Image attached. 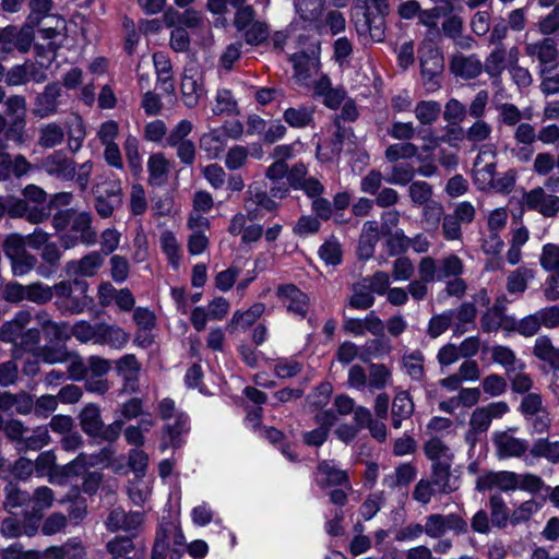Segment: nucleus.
<instances>
[{"instance_id": "f257e3e1", "label": "nucleus", "mask_w": 559, "mask_h": 559, "mask_svg": "<svg viewBox=\"0 0 559 559\" xmlns=\"http://www.w3.org/2000/svg\"><path fill=\"white\" fill-rule=\"evenodd\" d=\"M352 9V21L359 36H370L373 41L384 39L385 20L390 12L389 0H367Z\"/></svg>"}, {"instance_id": "f03ea898", "label": "nucleus", "mask_w": 559, "mask_h": 559, "mask_svg": "<svg viewBox=\"0 0 559 559\" xmlns=\"http://www.w3.org/2000/svg\"><path fill=\"white\" fill-rule=\"evenodd\" d=\"M53 306L61 316H76L95 307L94 297L82 298L71 287V283L60 281L55 284Z\"/></svg>"}, {"instance_id": "7ed1b4c3", "label": "nucleus", "mask_w": 559, "mask_h": 559, "mask_svg": "<svg viewBox=\"0 0 559 559\" xmlns=\"http://www.w3.org/2000/svg\"><path fill=\"white\" fill-rule=\"evenodd\" d=\"M423 84L428 93L441 87V74L444 68L443 57L438 48L429 45L419 49Z\"/></svg>"}, {"instance_id": "20e7f679", "label": "nucleus", "mask_w": 559, "mask_h": 559, "mask_svg": "<svg viewBox=\"0 0 559 559\" xmlns=\"http://www.w3.org/2000/svg\"><path fill=\"white\" fill-rule=\"evenodd\" d=\"M242 131L243 128L240 121H236L230 128L223 124L219 128L212 129L200 138V148L205 152L209 159L219 158L225 151L228 139H237L242 134Z\"/></svg>"}, {"instance_id": "39448f33", "label": "nucleus", "mask_w": 559, "mask_h": 559, "mask_svg": "<svg viewBox=\"0 0 559 559\" xmlns=\"http://www.w3.org/2000/svg\"><path fill=\"white\" fill-rule=\"evenodd\" d=\"M423 530L428 537L437 539L443 537L449 531L455 535H464L468 532V524L456 513H433L425 518Z\"/></svg>"}, {"instance_id": "423d86ee", "label": "nucleus", "mask_w": 559, "mask_h": 559, "mask_svg": "<svg viewBox=\"0 0 559 559\" xmlns=\"http://www.w3.org/2000/svg\"><path fill=\"white\" fill-rule=\"evenodd\" d=\"M491 441L500 460L522 457L530 449L528 441L515 437L512 428L492 432Z\"/></svg>"}, {"instance_id": "0eeeda50", "label": "nucleus", "mask_w": 559, "mask_h": 559, "mask_svg": "<svg viewBox=\"0 0 559 559\" xmlns=\"http://www.w3.org/2000/svg\"><path fill=\"white\" fill-rule=\"evenodd\" d=\"M247 400L255 404L253 409L247 411V420L252 421V429L262 438L267 439L271 443H278L284 439L282 431L274 427H260L259 419L262 415L261 405L266 402V394L255 388L247 386Z\"/></svg>"}, {"instance_id": "6e6552de", "label": "nucleus", "mask_w": 559, "mask_h": 559, "mask_svg": "<svg viewBox=\"0 0 559 559\" xmlns=\"http://www.w3.org/2000/svg\"><path fill=\"white\" fill-rule=\"evenodd\" d=\"M496 146L493 144H484L474 162L475 182L479 189L488 188L492 182L496 171Z\"/></svg>"}, {"instance_id": "1a4fd4ad", "label": "nucleus", "mask_w": 559, "mask_h": 559, "mask_svg": "<svg viewBox=\"0 0 559 559\" xmlns=\"http://www.w3.org/2000/svg\"><path fill=\"white\" fill-rule=\"evenodd\" d=\"M523 200L528 210L536 211L545 217H554L559 212V197L546 193L544 188L532 189L525 193Z\"/></svg>"}, {"instance_id": "9d476101", "label": "nucleus", "mask_w": 559, "mask_h": 559, "mask_svg": "<svg viewBox=\"0 0 559 559\" xmlns=\"http://www.w3.org/2000/svg\"><path fill=\"white\" fill-rule=\"evenodd\" d=\"M277 297L289 313L305 318L309 309V297L294 284L277 287Z\"/></svg>"}, {"instance_id": "9b49d317", "label": "nucleus", "mask_w": 559, "mask_h": 559, "mask_svg": "<svg viewBox=\"0 0 559 559\" xmlns=\"http://www.w3.org/2000/svg\"><path fill=\"white\" fill-rule=\"evenodd\" d=\"M508 411V404L502 401L477 407L471 415L468 427L484 433L489 429L493 418L502 417Z\"/></svg>"}, {"instance_id": "f8f14e48", "label": "nucleus", "mask_w": 559, "mask_h": 559, "mask_svg": "<svg viewBox=\"0 0 559 559\" xmlns=\"http://www.w3.org/2000/svg\"><path fill=\"white\" fill-rule=\"evenodd\" d=\"M61 94L62 90L59 82L48 83L35 98L34 115L38 118H47L57 114Z\"/></svg>"}, {"instance_id": "ddd939ff", "label": "nucleus", "mask_w": 559, "mask_h": 559, "mask_svg": "<svg viewBox=\"0 0 559 559\" xmlns=\"http://www.w3.org/2000/svg\"><path fill=\"white\" fill-rule=\"evenodd\" d=\"M104 259L98 251H91L79 260H70L66 263L63 272L68 277H93L103 265Z\"/></svg>"}, {"instance_id": "4468645a", "label": "nucleus", "mask_w": 559, "mask_h": 559, "mask_svg": "<svg viewBox=\"0 0 559 559\" xmlns=\"http://www.w3.org/2000/svg\"><path fill=\"white\" fill-rule=\"evenodd\" d=\"M294 64L295 76L302 85H310L312 76L319 72V58L312 50L310 53L307 51L295 52L290 57Z\"/></svg>"}, {"instance_id": "2eb2a0df", "label": "nucleus", "mask_w": 559, "mask_h": 559, "mask_svg": "<svg viewBox=\"0 0 559 559\" xmlns=\"http://www.w3.org/2000/svg\"><path fill=\"white\" fill-rule=\"evenodd\" d=\"M519 475L513 472H488L480 475L476 480V489L478 491L490 490L499 488L503 491H509L518 488Z\"/></svg>"}, {"instance_id": "dca6fc26", "label": "nucleus", "mask_w": 559, "mask_h": 559, "mask_svg": "<svg viewBox=\"0 0 559 559\" xmlns=\"http://www.w3.org/2000/svg\"><path fill=\"white\" fill-rule=\"evenodd\" d=\"M45 170L62 180H73L76 175V164L67 157L62 151H56L47 156L43 163Z\"/></svg>"}, {"instance_id": "f3484780", "label": "nucleus", "mask_w": 559, "mask_h": 559, "mask_svg": "<svg viewBox=\"0 0 559 559\" xmlns=\"http://www.w3.org/2000/svg\"><path fill=\"white\" fill-rule=\"evenodd\" d=\"M450 70L464 80L476 79L483 72V62L477 55L454 53L450 58Z\"/></svg>"}, {"instance_id": "a211bd4d", "label": "nucleus", "mask_w": 559, "mask_h": 559, "mask_svg": "<svg viewBox=\"0 0 559 559\" xmlns=\"http://www.w3.org/2000/svg\"><path fill=\"white\" fill-rule=\"evenodd\" d=\"M317 484L322 489L333 486L350 488L347 473L338 468L333 461L320 462L317 467Z\"/></svg>"}, {"instance_id": "6ab92c4d", "label": "nucleus", "mask_w": 559, "mask_h": 559, "mask_svg": "<svg viewBox=\"0 0 559 559\" xmlns=\"http://www.w3.org/2000/svg\"><path fill=\"white\" fill-rule=\"evenodd\" d=\"M439 495H449L460 487L459 477L451 474V464L432 463L429 478Z\"/></svg>"}, {"instance_id": "aec40b11", "label": "nucleus", "mask_w": 559, "mask_h": 559, "mask_svg": "<svg viewBox=\"0 0 559 559\" xmlns=\"http://www.w3.org/2000/svg\"><path fill=\"white\" fill-rule=\"evenodd\" d=\"M270 181V195L266 193V191L258 190L257 187H254L253 189L252 187H250L249 191V193L253 198V202L266 211H273L276 207V202L272 198H285L289 193L290 188L289 183L283 181V179Z\"/></svg>"}, {"instance_id": "412c9836", "label": "nucleus", "mask_w": 559, "mask_h": 559, "mask_svg": "<svg viewBox=\"0 0 559 559\" xmlns=\"http://www.w3.org/2000/svg\"><path fill=\"white\" fill-rule=\"evenodd\" d=\"M142 523V515L139 512L126 513L121 508L112 509L105 522L107 531L117 533L120 530L126 532L136 531Z\"/></svg>"}, {"instance_id": "4be33fe9", "label": "nucleus", "mask_w": 559, "mask_h": 559, "mask_svg": "<svg viewBox=\"0 0 559 559\" xmlns=\"http://www.w3.org/2000/svg\"><path fill=\"white\" fill-rule=\"evenodd\" d=\"M130 340V334L116 324L97 322L96 344L123 348Z\"/></svg>"}, {"instance_id": "5701e85b", "label": "nucleus", "mask_w": 559, "mask_h": 559, "mask_svg": "<svg viewBox=\"0 0 559 559\" xmlns=\"http://www.w3.org/2000/svg\"><path fill=\"white\" fill-rule=\"evenodd\" d=\"M45 559H86L87 552L78 537L69 538L59 546H49L44 550Z\"/></svg>"}, {"instance_id": "b1692460", "label": "nucleus", "mask_w": 559, "mask_h": 559, "mask_svg": "<svg viewBox=\"0 0 559 559\" xmlns=\"http://www.w3.org/2000/svg\"><path fill=\"white\" fill-rule=\"evenodd\" d=\"M87 467V455L86 453L81 452L69 463L55 467V472L50 473V481L56 484H64L70 478L83 475Z\"/></svg>"}, {"instance_id": "393cba45", "label": "nucleus", "mask_w": 559, "mask_h": 559, "mask_svg": "<svg viewBox=\"0 0 559 559\" xmlns=\"http://www.w3.org/2000/svg\"><path fill=\"white\" fill-rule=\"evenodd\" d=\"M82 431L96 439L100 428H103V418L100 406L96 403L86 404L78 415Z\"/></svg>"}, {"instance_id": "a878e982", "label": "nucleus", "mask_w": 559, "mask_h": 559, "mask_svg": "<svg viewBox=\"0 0 559 559\" xmlns=\"http://www.w3.org/2000/svg\"><path fill=\"white\" fill-rule=\"evenodd\" d=\"M188 430L189 416L183 412L177 413L175 416V423L164 427V432L168 436L169 440L166 441L163 437L159 445L160 451L164 452L168 448H173L175 450L179 449L182 445L181 435Z\"/></svg>"}, {"instance_id": "bb28decb", "label": "nucleus", "mask_w": 559, "mask_h": 559, "mask_svg": "<svg viewBox=\"0 0 559 559\" xmlns=\"http://www.w3.org/2000/svg\"><path fill=\"white\" fill-rule=\"evenodd\" d=\"M524 51L526 56L536 58L542 64L552 63L558 57L556 41L551 37H545L535 43H526Z\"/></svg>"}, {"instance_id": "cd10ccee", "label": "nucleus", "mask_w": 559, "mask_h": 559, "mask_svg": "<svg viewBox=\"0 0 559 559\" xmlns=\"http://www.w3.org/2000/svg\"><path fill=\"white\" fill-rule=\"evenodd\" d=\"M414 409V402L407 391L396 393L392 403V427L400 429L403 420L411 418Z\"/></svg>"}, {"instance_id": "c85d7f7f", "label": "nucleus", "mask_w": 559, "mask_h": 559, "mask_svg": "<svg viewBox=\"0 0 559 559\" xmlns=\"http://www.w3.org/2000/svg\"><path fill=\"white\" fill-rule=\"evenodd\" d=\"M270 38V28L266 23L255 20L254 10L247 5V44L261 45Z\"/></svg>"}, {"instance_id": "c756f323", "label": "nucleus", "mask_w": 559, "mask_h": 559, "mask_svg": "<svg viewBox=\"0 0 559 559\" xmlns=\"http://www.w3.org/2000/svg\"><path fill=\"white\" fill-rule=\"evenodd\" d=\"M284 121L292 128L302 129L313 124L314 107L298 106L289 107L283 114Z\"/></svg>"}, {"instance_id": "7c9ffc66", "label": "nucleus", "mask_w": 559, "mask_h": 559, "mask_svg": "<svg viewBox=\"0 0 559 559\" xmlns=\"http://www.w3.org/2000/svg\"><path fill=\"white\" fill-rule=\"evenodd\" d=\"M507 49L504 46H496L487 56L483 70L493 80V84L501 82V74L506 69Z\"/></svg>"}, {"instance_id": "2f4dec72", "label": "nucleus", "mask_w": 559, "mask_h": 559, "mask_svg": "<svg viewBox=\"0 0 559 559\" xmlns=\"http://www.w3.org/2000/svg\"><path fill=\"white\" fill-rule=\"evenodd\" d=\"M41 332L48 344L66 345L67 341L71 338L70 325L68 323H57L50 319L41 323Z\"/></svg>"}, {"instance_id": "473e14b6", "label": "nucleus", "mask_w": 559, "mask_h": 559, "mask_svg": "<svg viewBox=\"0 0 559 559\" xmlns=\"http://www.w3.org/2000/svg\"><path fill=\"white\" fill-rule=\"evenodd\" d=\"M180 90L182 102L188 108L195 107L204 92L202 84L193 75H189L187 70L182 74Z\"/></svg>"}, {"instance_id": "72a5a7b5", "label": "nucleus", "mask_w": 559, "mask_h": 559, "mask_svg": "<svg viewBox=\"0 0 559 559\" xmlns=\"http://www.w3.org/2000/svg\"><path fill=\"white\" fill-rule=\"evenodd\" d=\"M492 126L485 120H475L465 129L466 141L471 143L472 151H478L486 141L491 139Z\"/></svg>"}, {"instance_id": "f704fd0d", "label": "nucleus", "mask_w": 559, "mask_h": 559, "mask_svg": "<svg viewBox=\"0 0 559 559\" xmlns=\"http://www.w3.org/2000/svg\"><path fill=\"white\" fill-rule=\"evenodd\" d=\"M424 452L432 463L451 464L453 460L451 449L438 437H432L425 442Z\"/></svg>"}, {"instance_id": "c9c22d12", "label": "nucleus", "mask_w": 559, "mask_h": 559, "mask_svg": "<svg viewBox=\"0 0 559 559\" xmlns=\"http://www.w3.org/2000/svg\"><path fill=\"white\" fill-rule=\"evenodd\" d=\"M533 355L539 360L548 362L550 367H559V348L555 347L546 335L536 338Z\"/></svg>"}, {"instance_id": "e433bc0d", "label": "nucleus", "mask_w": 559, "mask_h": 559, "mask_svg": "<svg viewBox=\"0 0 559 559\" xmlns=\"http://www.w3.org/2000/svg\"><path fill=\"white\" fill-rule=\"evenodd\" d=\"M539 263L545 271L554 273L550 277H552L554 283L559 284V245H544L539 255Z\"/></svg>"}, {"instance_id": "4c0bfd02", "label": "nucleus", "mask_w": 559, "mask_h": 559, "mask_svg": "<svg viewBox=\"0 0 559 559\" xmlns=\"http://www.w3.org/2000/svg\"><path fill=\"white\" fill-rule=\"evenodd\" d=\"M376 298L370 289L361 281L352 285V295L348 299V306L355 310H367L374 305Z\"/></svg>"}, {"instance_id": "58836bf2", "label": "nucleus", "mask_w": 559, "mask_h": 559, "mask_svg": "<svg viewBox=\"0 0 559 559\" xmlns=\"http://www.w3.org/2000/svg\"><path fill=\"white\" fill-rule=\"evenodd\" d=\"M407 194L414 206L421 207L435 201L433 188L430 183L424 180H415L407 188Z\"/></svg>"}, {"instance_id": "ea45409f", "label": "nucleus", "mask_w": 559, "mask_h": 559, "mask_svg": "<svg viewBox=\"0 0 559 559\" xmlns=\"http://www.w3.org/2000/svg\"><path fill=\"white\" fill-rule=\"evenodd\" d=\"M416 175V168L413 164L404 162V163H395L392 166L390 173L384 178V180L390 185L396 186H408L414 180Z\"/></svg>"}, {"instance_id": "a19ab883", "label": "nucleus", "mask_w": 559, "mask_h": 559, "mask_svg": "<svg viewBox=\"0 0 559 559\" xmlns=\"http://www.w3.org/2000/svg\"><path fill=\"white\" fill-rule=\"evenodd\" d=\"M464 272V263L456 254H449L438 260V281H448L461 276Z\"/></svg>"}, {"instance_id": "79ce46f5", "label": "nucleus", "mask_w": 559, "mask_h": 559, "mask_svg": "<svg viewBox=\"0 0 559 559\" xmlns=\"http://www.w3.org/2000/svg\"><path fill=\"white\" fill-rule=\"evenodd\" d=\"M530 453L534 457H544L552 464L559 463V441H549L547 438L537 439Z\"/></svg>"}, {"instance_id": "37998d69", "label": "nucleus", "mask_w": 559, "mask_h": 559, "mask_svg": "<svg viewBox=\"0 0 559 559\" xmlns=\"http://www.w3.org/2000/svg\"><path fill=\"white\" fill-rule=\"evenodd\" d=\"M414 114L423 126H431L439 119L441 105L436 100H420L416 104Z\"/></svg>"}, {"instance_id": "c03bdc74", "label": "nucleus", "mask_w": 559, "mask_h": 559, "mask_svg": "<svg viewBox=\"0 0 559 559\" xmlns=\"http://www.w3.org/2000/svg\"><path fill=\"white\" fill-rule=\"evenodd\" d=\"M534 271L526 266H520L507 277V290L510 294H523L527 288V282L534 278Z\"/></svg>"}, {"instance_id": "a18cd8bd", "label": "nucleus", "mask_w": 559, "mask_h": 559, "mask_svg": "<svg viewBox=\"0 0 559 559\" xmlns=\"http://www.w3.org/2000/svg\"><path fill=\"white\" fill-rule=\"evenodd\" d=\"M123 147L131 175L133 178L139 179L143 171L142 157L139 152V140L133 135H129L124 141Z\"/></svg>"}, {"instance_id": "49530a36", "label": "nucleus", "mask_w": 559, "mask_h": 559, "mask_svg": "<svg viewBox=\"0 0 559 559\" xmlns=\"http://www.w3.org/2000/svg\"><path fill=\"white\" fill-rule=\"evenodd\" d=\"M392 381L391 370L384 364H371L367 379L370 390H383Z\"/></svg>"}, {"instance_id": "de8ad7c7", "label": "nucleus", "mask_w": 559, "mask_h": 559, "mask_svg": "<svg viewBox=\"0 0 559 559\" xmlns=\"http://www.w3.org/2000/svg\"><path fill=\"white\" fill-rule=\"evenodd\" d=\"M325 0H295L296 12L307 22H318L322 16Z\"/></svg>"}, {"instance_id": "09e8293b", "label": "nucleus", "mask_w": 559, "mask_h": 559, "mask_svg": "<svg viewBox=\"0 0 559 559\" xmlns=\"http://www.w3.org/2000/svg\"><path fill=\"white\" fill-rule=\"evenodd\" d=\"M160 248L162 251L166 254L168 263L173 266L174 270H178L181 259L180 247L173 231L165 230L162 233Z\"/></svg>"}, {"instance_id": "8fccbe9b", "label": "nucleus", "mask_w": 559, "mask_h": 559, "mask_svg": "<svg viewBox=\"0 0 559 559\" xmlns=\"http://www.w3.org/2000/svg\"><path fill=\"white\" fill-rule=\"evenodd\" d=\"M489 509L491 524L498 528L507 526L508 521H511L509 509L500 495H492L489 498Z\"/></svg>"}, {"instance_id": "3c124183", "label": "nucleus", "mask_w": 559, "mask_h": 559, "mask_svg": "<svg viewBox=\"0 0 559 559\" xmlns=\"http://www.w3.org/2000/svg\"><path fill=\"white\" fill-rule=\"evenodd\" d=\"M425 357L420 350H413L402 357L405 372L415 381H421L425 377Z\"/></svg>"}, {"instance_id": "603ef678", "label": "nucleus", "mask_w": 559, "mask_h": 559, "mask_svg": "<svg viewBox=\"0 0 559 559\" xmlns=\"http://www.w3.org/2000/svg\"><path fill=\"white\" fill-rule=\"evenodd\" d=\"M36 356L39 357L45 364L55 365L61 364L69 359L70 352L66 345L46 344L36 349Z\"/></svg>"}, {"instance_id": "864d4df0", "label": "nucleus", "mask_w": 559, "mask_h": 559, "mask_svg": "<svg viewBox=\"0 0 559 559\" xmlns=\"http://www.w3.org/2000/svg\"><path fill=\"white\" fill-rule=\"evenodd\" d=\"M55 297V285L49 286L41 282H34L26 285V300L37 305H45Z\"/></svg>"}, {"instance_id": "5fc2aeb1", "label": "nucleus", "mask_w": 559, "mask_h": 559, "mask_svg": "<svg viewBox=\"0 0 559 559\" xmlns=\"http://www.w3.org/2000/svg\"><path fill=\"white\" fill-rule=\"evenodd\" d=\"M136 536V533L131 535H116L106 544L107 551L111 555V557H121L122 555H129L132 551H135V545L133 538Z\"/></svg>"}, {"instance_id": "6e6d98bb", "label": "nucleus", "mask_w": 559, "mask_h": 559, "mask_svg": "<svg viewBox=\"0 0 559 559\" xmlns=\"http://www.w3.org/2000/svg\"><path fill=\"white\" fill-rule=\"evenodd\" d=\"M418 146L412 142H401L386 147L384 156L388 162L396 163L400 159H409L417 155Z\"/></svg>"}, {"instance_id": "4d7b16f0", "label": "nucleus", "mask_w": 559, "mask_h": 559, "mask_svg": "<svg viewBox=\"0 0 559 559\" xmlns=\"http://www.w3.org/2000/svg\"><path fill=\"white\" fill-rule=\"evenodd\" d=\"M147 170L150 174V185H160L156 180L167 176L169 163L162 153L152 154L147 160Z\"/></svg>"}, {"instance_id": "13d9d810", "label": "nucleus", "mask_w": 559, "mask_h": 559, "mask_svg": "<svg viewBox=\"0 0 559 559\" xmlns=\"http://www.w3.org/2000/svg\"><path fill=\"white\" fill-rule=\"evenodd\" d=\"M51 441L50 435L46 426H38L34 429L33 435L26 437L21 447H16L19 452L26 450L37 451L48 445Z\"/></svg>"}, {"instance_id": "bf43d9fd", "label": "nucleus", "mask_w": 559, "mask_h": 559, "mask_svg": "<svg viewBox=\"0 0 559 559\" xmlns=\"http://www.w3.org/2000/svg\"><path fill=\"white\" fill-rule=\"evenodd\" d=\"M26 119L23 115H17L8 121L4 130V141L13 142L15 145H22L25 142Z\"/></svg>"}, {"instance_id": "052dcab7", "label": "nucleus", "mask_w": 559, "mask_h": 559, "mask_svg": "<svg viewBox=\"0 0 559 559\" xmlns=\"http://www.w3.org/2000/svg\"><path fill=\"white\" fill-rule=\"evenodd\" d=\"M453 11V4L448 3L445 7H433L431 9L423 10L420 8V12L418 14V24L429 27L436 28L438 25V20L440 16L449 15Z\"/></svg>"}, {"instance_id": "680f3d73", "label": "nucleus", "mask_w": 559, "mask_h": 559, "mask_svg": "<svg viewBox=\"0 0 559 559\" xmlns=\"http://www.w3.org/2000/svg\"><path fill=\"white\" fill-rule=\"evenodd\" d=\"M453 320V310H448L440 314L432 316L428 323V335L431 338H437L451 326Z\"/></svg>"}, {"instance_id": "e2e57ef3", "label": "nucleus", "mask_w": 559, "mask_h": 559, "mask_svg": "<svg viewBox=\"0 0 559 559\" xmlns=\"http://www.w3.org/2000/svg\"><path fill=\"white\" fill-rule=\"evenodd\" d=\"M63 130L57 123H49L40 130L39 145L45 148H52L62 143Z\"/></svg>"}, {"instance_id": "0e129e2a", "label": "nucleus", "mask_w": 559, "mask_h": 559, "mask_svg": "<svg viewBox=\"0 0 559 559\" xmlns=\"http://www.w3.org/2000/svg\"><path fill=\"white\" fill-rule=\"evenodd\" d=\"M386 251L391 257L405 253L409 248V238L403 229H396L394 233L386 234Z\"/></svg>"}, {"instance_id": "69168bd1", "label": "nucleus", "mask_w": 559, "mask_h": 559, "mask_svg": "<svg viewBox=\"0 0 559 559\" xmlns=\"http://www.w3.org/2000/svg\"><path fill=\"white\" fill-rule=\"evenodd\" d=\"M443 119L449 124H460L467 115L466 106L456 98H450L444 106Z\"/></svg>"}, {"instance_id": "338daca9", "label": "nucleus", "mask_w": 559, "mask_h": 559, "mask_svg": "<svg viewBox=\"0 0 559 559\" xmlns=\"http://www.w3.org/2000/svg\"><path fill=\"white\" fill-rule=\"evenodd\" d=\"M5 501L4 508H20L26 506L31 501V496L27 491L21 490L17 485L12 483L4 487Z\"/></svg>"}, {"instance_id": "774afa93", "label": "nucleus", "mask_w": 559, "mask_h": 559, "mask_svg": "<svg viewBox=\"0 0 559 559\" xmlns=\"http://www.w3.org/2000/svg\"><path fill=\"white\" fill-rule=\"evenodd\" d=\"M97 323L92 324L88 321L81 320L70 326L71 336H74L81 343L93 342L96 344Z\"/></svg>"}]
</instances>
